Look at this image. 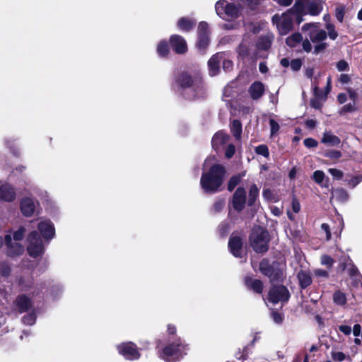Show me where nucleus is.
<instances>
[{
	"label": "nucleus",
	"instance_id": "obj_1",
	"mask_svg": "<svg viewBox=\"0 0 362 362\" xmlns=\"http://www.w3.org/2000/svg\"><path fill=\"white\" fill-rule=\"evenodd\" d=\"M225 170L219 164H214L208 173H203L200 185L206 192H216L223 183V177Z\"/></svg>",
	"mask_w": 362,
	"mask_h": 362
},
{
	"label": "nucleus",
	"instance_id": "obj_2",
	"mask_svg": "<svg viewBox=\"0 0 362 362\" xmlns=\"http://www.w3.org/2000/svg\"><path fill=\"white\" fill-rule=\"evenodd\" d=\"M25 228L23 226L16 230L13 237L10 234L5 236V244L7 248V255L11 257L21 255L24 252V247L19 243L25 236Z\"/></svg>",
	"mask_w": 362,
	"mask_h": 362
},
{
	"label": "nucleus",
	"instance_id": "obj_3",
	"mask_svg": "<svg viewBox=\"0 0 362 362\" xmlns=\"http://www.w3.org/2000/svg\"><path fill=\"white\" fill-rule=\"evenodd\" d=\"M250 245L255 252L259 253L265 252L268 250L269 233L262 228H254L250 237Z\"/></svg>",
	"mask_w": 362,
	"mask_h": 362
},
{
	"label": "nucleus",
	"instance_id": "obj_4",
	"mask_svg": "<svg viewBox=\"0 0 362 362\" xmlns=\"http://www.w3.org/2000/svg\"><path fill=\"white\" fill-rule=\"evenodd\" d=\"M293 10L292 8L280 16L274 15L272 17V22L281 35H285L293 30Z\"/></svg>",
	"mask_w": 362,
	"mask_h": 362
},
{
	"label": "nucleus",
	"instance_id": "obj_5",
	"mask_svg": "<svg viewBox=\"0 0 362 362\" xmlns=\"http://www.w3.org/2000/svg\"><path fill=\"white\" fill-rule=\"evenodd\" d=\"M216 12L223 19L230 21L238 18L240 15V8L225 0H220L216 4Z\"/></svg>",
	"mask_w": 362,
	"mask_h": 362
},
{
	"label": "nucleus",
	"instance_id": "obj_6",
	"mask_svg": "<svg viewBox=\"0 0 362 362\" xmlns=\"http://www.w3.org/2000/svg\"><path fill=\"white\" fill-rule=\"evenodd\" d=\"M293 9L298 13L308 11L310 15L317 16L322 10L320 0H297Z\"/></svg>",
	"mask_w": 362,
	"mask_h": 362
},
{
	"label": "nucleus",
	"instance_id": "obj_7",
	"mask_svg": "<svg viewBox=\"0 0 362 362\" xmlns=\"http://www.w3.org/2000/svg\"><path fill=\"white\" fill-rule=\"evenodd\" d=\"M28 245L27 250L30 256L37 257L41 255L44 252V247L40 237L36 231L31 232L27 238Z\"/></svg>",
	"mask_w": 362,
	"mask_h": 362
},
{
	"label": "nucleus",
	"instance_id": "obj_8",
	"mask_svg": "<svg viewBox=\"0 0 362 362\" xmlns=\"http://www.w3.org/2000/svg\"><path fill=\"white\" fill-rule=\"evenodd\" d=\"M320 23H305L302 27L303 31H307L308 35L313 42H320L326 39L327 33L324 30L320 29Z\"/></svg>",
	"mask_w": 362,
	"mask_h": 362
},
{
	"label": "nucleus",
	"instance_id": "obj_9",
	"mask_svg": "<svg viewBox=\"0 0 362 362\" xmlns=\"http://www.w3.org/2000/svg\"><path fill=\"white\" fill-rule=\"evenodd\" d=\"M177 83L184 89L189 88V90L194 92L202 90L200 79L199 78L192 79L191 76L186 73H183L179 76Z\"/></svg>",
	"mask_w": 362,
	"mask_h": 362
},
{
	"label": "nucleus",
	"instance_id": "obj_10",
	"mask_svg": "<svg viewBox=\"0 0 362 362\" xmlns=\"http://www.w3.org/2000/svg\"><path fill=\"white\" fill-rule=\"evenodd\" d=\"M117 350L127 360H136L140 357L136 345L132 342H125L118 345Z\"/></svg>",
	"mask_w": 362,
	"mask_h": 362
},
{
	"label": "nucleus",
	"instance_id": "obj_11",
	"mask_svg": "<svg viewBox=\"0 0 362 362\" xmlns=\"http://www.w3.org/2000/svg\"><path fill=\"white\" fill-rule=\"evenodd\" d=\"M182 347L180 344H170L163 349L160 356L168 362H175L181 356Z\"/></svg>",
	"mask_w": 362,
	"mask_h": 362
},
{
	"label": "nucleus",
	"instance_id": "obj_12",
	"mask_svg": "<svg viewBox=\"0 0 362 362\" xmlns=\"http://www.w3.org/2000/svg\"><path fill=\"white\" fill-rule=\"evenodd\" d=\"M289 298V292L284 286L273 287L269 293V300L273 303L287 301Z\"/></svg>",
	"mask_w": 362,
	"mask_h": 362
},
{
	"label": "nucleus",
	"instance_id": "obj_13",
	"mask_svg": "<svg viewBox=\"0 0 362 362\" xmlns=\"http://www.w3.org/2000/svg\"><path fill=\"white\" fill-rule=\"evenodd\" d=\"M16 198L15 189L7 182H0V201L12 202Z\"/></svg>",
	"mask_w": 362,
	"mask_h": 362
},
{
	"label": "nucleus",
	"instance_id": "obj_14",
	"mask_svg": "<svg viewBox=\"0 0 362 362\" xmlns=\"http://www.w3.org/2000/svg\"><path fill=\"white\" fill-rule=\"evenodd\" d=\"M246 202V192L244 188L238 187L234 192L232 204L234 209L238 211H242Z\"/></svg>",
	"mask_w": 362,
	"mask_h": 362
},
{
	"label": "nucleus",
	"instance_id": "obj_15",
	"mask_svg": "<svg viewBox=\"0 0 362 362\" xmlns=\"http://www.w3.org/2000/svg\"><path fill=\"white\" fill-rule=\"evenodd\" d=\"M209 25L206 22H201L198 26L197 47L199 49H204L209 44V39L208 35Z\"/></svg>",
	"mask_w": 362,
	"mask_h": 362
},
{
	"label": "nucleus",
	"instance_id": "obj_16",
	"mask_svg": "<svg viewBox=\"0 0 362 362\" xmlns=\"http://www.w3.org/2000/svg\"><path fill=\"white\" fill-rule=\"evenodd\" d=\"M38 230L45 239H51L54 237L55 231L52 222L49 220H42L38 223Z\"/></svg>",
	"mask_w": 362,
	"mask_h": 362
},
{
	"label": "nucleus",
	"instance_id": "obj_17",
	"mask_svg": "<svg viewBox=\"0 0 362 362\" xmlns=\"http://www.w3.org/2000/svg\"><path fill=\"white\" fill-rule=\"evenodd\" d=\"M170 44L173 50L177 54H183L187 50L185 39L180 35H173L170 37Z\"/></svg>",
	"mask_w": 362,
	"mask_h": 362
},
{
	"label": "nucleus",
	"instance_id": "obj_18",
	"mask_svg": "<svg viewBox=\"0 0 362 362\" xmlns=\"http://www.w3.org/2000/svg\"><path fill=\"white\" fill-rule=\"evenodd\" d=\"M35 203L29 197L22 199L20 208L22 214L25 216H31L35 210Z\"/></svg>",
	"mask_w": 362,
	"mask_h": 362
},
{
	"label": "nucleus",
	"instance_id": "obj_19",
	"mask_svg": "<svg viewBox=\"0 0 362 362\" xmlns=\"http://www.w3.org/2000/svg\"><path fill=\"white\" fill-rule=\"evenodd\" d=\"M243 241L236 235H232L228 242V247L231 253L235 257H240L242 252Z\"/></svg>",
	"mask_w": 362,
	"mask_h": 362
},
{
	"label": "nucleus",
	"instance_id": "obj_20",
	"mask_svg": "<svg viewBox=\"0 0 362 362\" xmlns=\"http://www.w3.org/2000/svg\"><path fill=\"white\" fill-rule=\"evenodd\" d=\"M223 58V53H217L214 54L208 62V66L209 68V74L211 76H215L217 74L219 70V64Z\"/></svg>",
	"mask_w": 362,
	"mask_h": 362
},
{
	"label": "nucleus",
	"instance_id": "obj_21",
	"mask_svg": "<svg viewBox=\"0 0 362 362\" xmlns=\"http://www.w3.org/2000/svg\"><path fill=\"white\" fill-rule=\"evenodd\" d=\"M250 96L252 99L257 100L262 97L264 92V86L259 81L254 82L249 90Z\"/></svg>",
	"mask_w": 362,
	"mask_h": 362
},
{
	"label": "nucleus",
	"instance_id": "obj_22",
	"mask_svg": "<svg viewBox=\"0 0 362 362\" xmlns=\"http://www.w3.org/2000/svg\"><path fill=\"white\" fill-rule=\"evenodd\" d=\"M321 142L329 146H337L339 145L341 140L338 136L333 134L332 132L327 131L323 134Z\"/></svg>",
	"mask_w": 362,
	"mask_h": 362
},
{
	"label": "nucleus",
	"instance_id": "obj_23",
	"mask_svg": "<svg viewBox=\"0 0 362 362\" xmlns=\"http://www.w3.org/2000/svg\"><path fill=\"white\" fill-rule=\"evenodd\" d=\"M228 136L223 132H217L212 139V146L214 149L218 150L221 146L224 145L228 140Z\"/></svg>",
	"mask_w": 362,
	"mask_h": 362
},
{
	"label": "nucleus",
	"instance_id": "obj_24",
	"mask_svg": "<svg viewBox=\"0 0 362 362\" xmlns=\"http://www.w3.org/2000/svg\"><path fill=\"white\" fill-rule=\"evenodd\" d=\"M245 284L247 288L253 290L257 293H261L263 289V285L260 280L252 279L250 277H246L245 279Z\"/></svg>",
	"mask_w": 362,
	"mask_h": 362
},
{
	"label": "nucleus",
	"instance_id": "obj_25",
	"mask_svg": "<svg viewBox=\"0 0 362 362\" xmlns=\"http://www.w3.org/2000/svg\"><path fill=\"white\" fill-rule=\"evenodd\" d=\"M297 276L300 286L302 288H305L312 284V278L310 274L306 271H300L298 273Z\"/></svg>",
	"mask_w": 362,
	"mask_h": 362
},
{
	"label": "nucleus",
	"instance_id": "obj_26",
	"mask_svg": "<svg viewBox=\"0 0 362 362\" xmlns=\"http://www.w3.org/2000/svg\"><path fill=\"white\" fill-rule=\"evenodd\" d=\"M302 41V35L299 33H295L286 38V43L290 47H296L300 45Z\"/></svg>",
	"mask_w": 362,
	"mask_h": 362
},
{
	"label": "nucleus",
	"instance_id": "obj_27",
	"mask_svg": "<svg viewBox=\"0 0 362 362\" xmlns=\"http://www.w3.org/2000/svg\"><path fill=\"white\" fill-rule=\"evenodd\" d=\"M16 305L21 312H25L31 306V303L27 296H21L16 299Z\"/></svg>",
	"mask_w": 362,
	"mask_h": 362
},
{
	"label": "nucleus",
	"instance_id": "obj_28",
	"mask_svg": "<svg viewBox=\"0 0 362 362\" xmlns=\"http://www.w3.org/2000/svg\"><path fill=\"white\" fill-rule=\"evenodd\" d=\"M347 192L342 188H337L332 192V199H336L339 202H345L348 199Z\"/></svg>",
	"mask_w": 362,
	"mask_h": 362
},
{
	"label": "nucleus",
	"instance_id": "obj_29",
	"mask_svg": "<svg viewBox=\"0 0 362 362\" xmlns=\"http://www.w3.org/2000/svg\"><path fill=\"white\" fill-rule=\"evenodd\" d=\"M194 21L186 18H182L177 22V26L179 28L184 31H189L194 26Z\"/></svg>",
	"mask_w": 362,
	"mask_h": 362
},
{
	"label": "nucleus",
	"instance_id": "obj_30",
	"mask_svg": "<svg viewBox=\"0 0 362 362\" xmlns=\"http://www.w3.org/2000/svg\"><path fill=\"white\" fill-rule=\"evenodd\" d=\"M259 270L263 274L272 278L274 270L267 259H263L260 262Z\"/></svg>",
	"mask_w": 362,
	"mask_h": 362
},
{
	"label": "nucleus",
	"instance_id": "obj_31",
	"mask_svg": "<svg viewBox=\"0 0 362 362\" xmlns=\"http://www.w3.org/2000/svg\"><path fill=\"white\" fill-rule=\"evenodd\" d=\"M231 132L233 136L237 139H240L242 133V125L238 120H233L231 124Z\"/></svg>",
	"mask_w": 362,
	"mask_h": 362
},
{
	"label": "nucleus",
	"instance_id": "obj_32",
	"mask_svg": "<svg viewBox=\"0 0 362 362\" xmlns=\"http://www.w3.org/2000/svg\"><path fill=\"white\" fill-rule=\"evenodd\" d=\"M259 195V189L255 185H252L250 188L249 192V198H248V204L252 205L256 199Z\"/></svg>",
	"mask_w": 362,
	"mask_h": 362
},
{
	"label": "nucleus",
	"instance_id": "obj_33",
	"mask_svg": "<svg viewBox=\"0 0 362 362\" xmlns=\"http://www.w3.org/2000/svg\"><path fill=\"white\" fill-rule=\"evenodd\" d=\"M333 300L336 304L339 305H344L346 303V295L340 291H338L334 293Z\"/></svg>",
	"mask_w": 362,
	"mask_h": 362
},
{
	"label": "nucleus",
	"instance_id": "obj_34",
	"mask_svg": "<svg viewBox=\"0 0 362 362\" xmlns=\"http://www.w3.org/2000/svg\"><path fill=\"white\" fill-rule=\"evenodd\" d=\"M157 52L160 57H165L168 54L169 48L166 42L161 41L158 43Z\"/></svg>",
	"mask_w": 362,
	"mask_h": 362
},
{
	"label": "nucleus",
	"instance_id": "obj_35",
	"mask_svg": "<svg viewBox=\"0 0 362 362\" xmlns=\"http://www.w3.org/2000/svg\"><path fill=\"white\" fill-rule=\"evenodd\" d=\"M313 180L315 182L320 185L322 187H327V185L323 184V180L325 179V173L322 170H316L314 172L313 175Z\"/></svg>",
	"mask_w": 362,
	"mask_h": 362
},
{
	"label": "nucleus",
	"instance_id": "obj_36",
	"mask_svg": "<svg viewBox=\"0 0 362 362\" xmlns=\"http://www.w3.org/2000/svg\"><path fill=\"white\" fill-rule=\"evenodd\" d=\"M271 45V40L269 37H262L259 38L257 46L259 49H267Z\"/></svg>",
	"mask_w": 362,
	"mask_h": 362
},
{
	"label": "nucleus",
	"instance_id": "obj_37",
	"mask_svg": "<svg viewBox=\"0 0 362 362\" xmlns=\"http://www.w3.org/2000/svg\"><path fill=\"white\" fill-rule=\"evenodd\" d=\"M240 180H241V176L240 175L233 176L228 182V189L229 191L233 190L234 188L240 182Z\"/></svg>",
	"mask_w": 362,
	"mask_h": 362
},
{
	"label": "nucleus",
	"instance_id": "obj_38",
	"mask_svg": "<svg viewBox=\"0 0 362 362\" xmlns=\"http://www.w3.org/2000/svg\"><path fill=\"white\" fill-rule=\"evenodd\" d=\"M326 29L328 31V35H329L330 39L335 40L337 37L338 33L335 30V28H334V25L333 24H332V23H327L326 24Z\"/></svg>",
	"mask_w": 362,
	"mask_h": 362
},
{
	"label": "nucleus",
	"instance_id": "obj_39",
	"mask_svg": "<svg viewBox=\"0 0 362 362\" xmlns=\"http://www.w3.org/2000/svg\"><path fill=\"white\" fill-rule=\"evenodd\" d=\"M342 154L339 151L331 150L325 153V156L332 159L337 160L341 157Z\"/></svg>",
	"mask_w": 362,
	"mask_h": 362
},
{
	"label": "nucleus",
	"instance_id": "obj_40",
	"mask_svg": "<svg viewBox=\"0 0 362 362\" xmlns=\"http://www.w3.org/2000/svg\"><path fill=\"white\" fill-rule=\"evenodd\" d=\"M332 357L334 361L337 362H341L344 361L346 358V355L341 351H332Z\"/></svg>",
	"mask_w": 362,
	"mask_h": 362
},
{
	"label": "nucleus",
	"instance_id": "obj_41",
	"mask_svg": "<svg viewBox=\"0 0 362 362\" xmlns=\"http://www.w3.org/2000/svg\"><path fill=\"white\" fill-rule=\"evenodd\" d=\"M255 152L257 154L262 155L264 157L269 156V150L267 146L265 145H259L255 148Z\"/></svg>",
	"mask_w": 362,
	"mask_h": 362
},
{
	"label": "nucleus",
	"instance_id": "obj_42",
	"mask_svg": "<svg viewBox=\"0 0 362 362\" xmlns=\"http://www.w3.org/2000/svg\"><path fill=\"white\" fill-rule=\"evenodd\" d=\"M356 110V107L355 106V103H348L345 105H344L341 109L339 111V113L341 115L344 114L348 112H354Z\"/></svg>",
	"mask_w": 362,
	"mask_h": 362
},
{
	"label": "nucleus",
	"instance_id": "obj_43",
	"mask_svg": "<svg viewBox=\"0 0 362 362\" xmlns=\"http://www.w3.org/2000/svg\"><path fill=\"white\" fill-rule=\"evenodd\" d=\"M320 260H321V264L322 265H325V266L328 267L329 268L332 267V266L334 263L333 259L328 255H322L321 257Z\"/></svg>",
	"mask_w": 362,
	"mask_h": 362
},
{
	"label": "nucleus",
	"instance_id": "obj_44",
	"mask_svg": "<svg viewBox=\"0 0 362 362\" xmlns=\"http://www.w3.org/2000/svg\"><path fill=\"white\" fill-rule=\"evenodd\" d=\"M337 69L339 71H349V65L345 60H340L337 63Z\"/></svg>",
	"mask_w": 362,
	"mask_h": 362
},
{
	"label": "nucleus",
	"instance_id": "obj_45",
	"mask_svg": "<svg viewBox=\"0 0 362 362\" xmlns=\"http://www.w3.org/2000/svg\"><path fill=\"white\" fill-rule=\"evenodd\" d=\"M35 315L33 313H30L23 317V321L26 325H32L35 323Z\"/></svg>",
	"mask_w": 362,
	"mask_h": 362
},
{
	"label": "nucleus",
	"instance_id": "obj_46",
	"mask_svg": "<svg viewBox=\"0 0 362 362\" xmlns=\"http://www.w3.org/2000/svg\"><path fill=\"white\" fill-rule=\"evenodd\" d=\"M328 171L336 180H341L344 175L342 171L336 168H329Z\"/></svg>",
	"mask_w": 362,
	"mask_h": 362
},
{
	"label": "nucleus",
	"instance_id": "obj_47",
	"mask_svg": "<svg viewBox=\"0 0 362 362\" xmlns=\"http://www.w3.org/2000/svg\"><path fill=\"white\" fill-rule=\"evenodd\" d=\"M262 195L264 198L269 201L276 202L273 192L269 189H265L263 190Z\"/></svg>",
	"mask_w": 362,
	"mask_h": 362
},
{
	"label": "nucleus",
	"instance_id": "obj_48",
	"mask_svg": "<svg viewBox=\"0 0 362 362\" xmlns=\"http://www.w3.org/2000/svg\"><path fill=\"white\" fill-rule=\"evenodd\" d=\"M362 181V175H358L352 177L349 180L348 185L352 188L355 187L357 185H358Z\"/></svg>",
	"mask_w": 362,
	"mask_h": 362
},
{
	"label": "nucleus",
	"instance_id": "obj_49",
	"mask_svg": "<svg viewBox=\"0 0 362 362\" xmlns=\"http://www.w3.org/2000/svg\"><path fill=\"white\" fill-rule=\"evenodd\" d=\"M313 93L315 98H322V100H325L327 98V93H323L317 86H314Z\"/></svg>",
	"mask_w": 362,
	"mask_h": 362
},
{
	"label": "nucleus",
	"instance_id": "obj_50",
	"mask_svg": "<svg viewBox=\"0 0 362 362\" xmlns=\"http://www.w3.org/2000/svg\"><path fill=\"white\" fill-rule=\"evenodd\" d=\"M290 65H291V68L292 69V70L298 71L302 66V62H301L300 59H296L291 62Z\"/></svg>",
	"mask_w": 362,
	"mask_h": 362
},
{
	"label": "nucleus",
	"instance_id": "obj_51",
	"mask_svg": "<svg viewBox=\"0 0 362 362\" xmlns=\"http://www.w3.org/2000/svg\"><path fill=\"white\" fill-rule=\"evenodd\" d=\"M313 273L316 277L319 278H328L329 276L328 272L321 269H315Z\"/></svg>",
	"mask_w": 362,
	"mask_h": 362
},
{
	"label": "nucleus",
	"instance_id": "obj_52",
	"mask_svg": "<svg viewBox=\"0 0 362 362\" xmlns=\"http://www.w3.org/2000/svg\"><path fill=\"white\" fill-rule=\"evenodd\" d=\"M321 100H322V98H318L315 97L314 98L311 99L310 105L313 108L320 109V108H321V107L322 105Z\"/></svg>",
	"mask_w": 362,
	"mask_h": 362
},
{
	"label": "nucleus",
	"instance_id": "obj_53",
	"mask_svg": "<svg viewBox=\"0 0 362 362\" xmlns=\"http://www.w3.org/2000/svg\"><path fill=\"white\" fill-rule=\"evenodd\" d=\"M303 143L308 148H313L317 146V141L312 138L305 139Z\"/></svg>",
	"mask_w": 362,
	"mask_h": 362
},
{
	"label": "nucleus",
	"instance_id": "obj_54",
	"mask_svg": "<svg viewBox=\"0 0 362 362\" xmlns=\"http://www.w3.org/2000/svg\"><path fill=\"white\" fill-rule=\"evenodd\" d=\"M270 127H271V134L272 135L276 134L279 130V124L274 121V119H270L269 121Z\"/></svg>",
	"mask_w": 362,
	"mask_h": 362
},
{
	"label": "nucleus",
	"instance_id": "obj_55",
	"mask_svg": "<svg viewBox=\"0 0 362 362\" xmlns=\"http://www.w3.org/2000/svg\"><path fill=\"white\" fill-rule=\"evenodd\" d=\"M235 153V147L233 145H229L226 150V157L228 158H231Z\"/></svg>",
	"mask_w": 362,
	"mask_h": 362
},
{
	"label": "nucleus",
	"instance_id": "obj_56",
	"mask_svg": "<svg viewBox=\"0 0 362 362\" xmlns=\"http://www.w3.org/2000/svg\"><path fill=\"white\" fill-rule=\"evenodd\" d=\"M301 43H302L303 49L305 52H309L311 51L312 45H311L310 42L308 39L303 40Z\"/></svg>",
	"mask_w": 362,
	"mask_h": 362
},
{
	"label": "nucleus",
	"instance_id": "obj_57",
	"mask_svg": "<svg viewBox=\"0 0 362 362\" xmlns=\"http://www.w3.org/2000/svg\"><path fill=\"white\" fill-rule=\"evenodd\" d=\"M224 204H225V202L223 199L217 200L214 204V210L216 211H220L221 209H223V207L224 206Z\"/></svg>",
	"mask_w": 362,
	"mask_h": 362
},
{
	"label": "nucleus",
	"instance_id": "obj_58",
	"mask_svg": "<svg viewBox=\"0 0 362 362\" xmlns=\"http://www.w3.org/2000/svg\"><path fill=\"white\" fill-rule=\"evenodd\" d=\"M321 228L326 233V239L329 240L331 238V232L329 230V226L327 223H322L321 225Z\"/></svg>",
	"mask_w": 362,
	"mask_h": 362
},
{
	"label": "nucleus",
	"instance_id": "obj_59",
	"mask_svg": "<svg viewBox=\"0 0 362 362\" xmlns=\"http://www.w3.org/2000/svg\"><path fill=\"white\" fill-rule=\"evenodd\" d=\"M339 329L346 335H349L351 332V328L349 325H340Z\"/></svg>",
	"mask_w": 362,
	"mask_h": 362
},
{
	"label": "nucleus",
	"instance_id": "obj_60",
	"mask_svg": "<svg viewBox=\"0 0 362 362\" xmlns=\"http://www.w3.org/2000/svg\"><path fill=\"white\" fill-rule=\"evenodd\" d=\"M327 47V44L325 43V42H321L318 45H317L315 47V49H314V52L315 54H318L319 52L323 51L324 49H325V48Z\"/></svg>",
	"mask_w": 362,
	"mask_h": 362
},
{
	"label": "nucleus",
	"instance_id": "obj_61",
	"mask_svg": "<svg viewBox=\"0 0 362 362\" xmlns=\"http://www.w3.org/2000/svg\"><path fill=\"white\" fill-rule=\"evenodd\" d=\"M292 209H293V211L295 213L299 212V211L300 209V203L296 199H293V202H292Z\"/></svg>",
	"mask_w": 362,
	"mask_h": 362
},
{
	"label": "nucleus",
	"instance_id": "obj_62",
	"mask_svg": "<svg viewBox=\"0 0 362 362\" xmlns=\"http://www.w3.org/2000/svg\"><path fill=\"white\" fill-rule=\"evenodd\" d=\"M223 67L226 71H230L233 67V63L230 60H224L223 62Z\"/></svg>",
	"mask_w": 362,
	"mask_h": 362
},
{
	"label": "nucleus",
	"instance_id": "obj_63",
	"mask_svg": "<svg viewBox=\"0 0 362 362\" xmlns=\"http://www.w3.org/2000/svg\"><path fill=\"white\" fill-rule=\"evenodd\" d=\"M339 80L341 83H347L350 81L351 78L349 75L343 74L340 75Z\"/></svg>",
	"mask_w": 362,
	"mask_h": 362
},
{
	"label": "nucleus",
	"instance_id": "obj_64",
	"mask_svg": "<svg viewBox=\"0 0 362 362\" xmlns=\"http://www.w3.org/2000/svg\"><path fill=\"white\" fill-rule=\"evenodd\" d=\"M361 327L359 324H356L353 328V334L355 337H358L361 334Z\"/></svg>",
	"mask_w": 362,
	"mask_h": 362
}]
</instances>
